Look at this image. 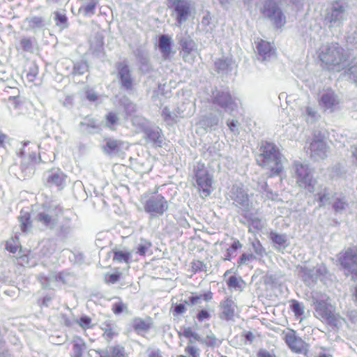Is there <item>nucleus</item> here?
Segmentation results:
<instances>
[{
  "label": "nucleus",
  "mask_w": 357,
  "mask_h": 357,
  "mask_svg": "<svg viewBox=\"0 0 357 357\" xmlns=\"http://www.w3.org/2000/svg\"><path fill=\"white\" fill-rule=\"evenodd\" d=\"M297 183L310 193H317L321 205L330 204L337 196V193L325 188L320 189L317 179L313 176V169L307 164L295 163Z\"/></svg>",
  "instance_id": "1"
},
{
  "label": "nucleus",
  "mask_w": 357,
  "mask_h": 357,
  "mask_svg": "<svg viewBox=\"0 0 357 357\" xmlns=\"http://www.w3.org/2000/svg\"><path fill=\"white\" fill-rule=\"evenodd\" d=\"M259 151L256 156L257 165L267 171L268 178L279 176L284 169V158L277 146L272 142L263 141Z\"/></svg>",
  "instance_id": "2"
},
{
  "label": "nucleus",
  "mask_w": 357,
  "mask_h": 357,
  "mask_svg": "<svg viewBox=\"0 0 357 357\" xmlns=\"http://www.w3.org/2000/svg\"><path fill=\"white\" fill-rule=\"evenodd\" d=\"M344 49L337 43H326L319 52V58L324 68L339 72L346 67V55Z\"/></svg>",
  "instance_id": "3"
},
{
  "label": "nucleus",
  "mask_w": 357,
  "mask_h": 357,
  "mask_svg": "<svg viewBox=\"0 0 357 357\" xmlns=\"http://www.w3.org/2000/svg\"><path fill=\"white\" fill-rule=\"evenodd\" d=\"M312 302L315 317L331 326L338 328L340 322L335 314V307L331 305L328 296H319L316 293L312 296Z\"/></svg>",
  "instance_id": "4"
},
{
  "label": "nucleus",
  "mask_w": 357,
  "mask_h": 357,
  "mask_svg": "<svg viewBox=\"0 0 357 357\" xmlns=\"http://www.w3.org/2000/svg\"><path fill=\"white\" fill-rule=\"evenodd\" d=\"M140 202L144 211L152 217H160L169 208L168 201L157 191L144 193L141 196Z\"/></svg>",
  "instance_id": "5"
},
{
  "label": "nucleus",
  "mask_w": 357,
  "mask_h": 357,
  "mask_svg": "<svg viewBox=\"0 0 357 357\" xmlns=\"http://www.w3.org/2000/svg\"><path fill=\"white\" fill-rule=\"evenodd\" d=\"M339 269L344 275L357 281V246H352L342 250L337 255Z\"/></svg>",
  "instance_id": "6"
},
{
  "label": "nucleus",
  "mask_w": 357,
  "mask_h": 357,
  "mask_svg": "<svg viewBox=\"0 0 357 357\" xmlns=\"http://www.w3.org/2000/svg\"><path fill=\"white\" fill-rule=\"evenodd\" d=\"M196 188L202 198L207 197L214 190L213 175L206 169L205 164L199 162L195 169Z\"/></svg>",
  "instance_id": "7"
},
{
  "label": "nucleus",
  "mask_w": 357,
  "mask_h": 357,
  "mask_svg": "<svg viewBox=\"0 0 357 357\" xmlns=\"http://www.w3.org/2000/svg\"><path fill=\"white\" fill-rule=\"evenodd\" d=\"M346 7L342 2L333 1L325 10L324 24L329 29L341 27L347 18Z\"/></svg>",
  "instance_id": "8"
},
{
  "label": "nucleus",
  "mask_w": 357,
  "mask_h": 357,
  "mask_svg": "<svg viewBox=\"0 0 357 357\" xmlns=\"http://www.w3.org/2000/svg\"><path fill=\"white\" fill-rule=\"evenodd\" d=\"M298 275L308 287H313L318 280L323 281L328 274V269L324 265L308 268L305 266H297Z\"/></svg>",
  "instance_id": "9"
},
{
  "label": "nucleus",
  "mask_w": 357,
  "mask_h": 357,
  "mask_svg": "<svg viewBox=\"0 0 357 357\" xmlns=\"http://www.w3.org/2000/svg\"><path fill=\"white\" fill-rule=\"evenodd\" d=\"M42 208L43 211L37 213L36 220L47 227H53L57 218L63 214V208L59 205L52 206L43 204Z\"/></svg>",
  "instance_id": "10"
},
{
  "label": "nucleus",
  "mask_w": 357,
  "mask_h": 357,
  "mask_svg": "<svg viewBox=\"0 0 357 357\" xmlns=\"http://www.w3.org/2000/svg\"><path fill=\"white\" fill-rule=\"evenodd\" d=\"M116 76L121 88L126 91H132L135 89V81L129 65L125 62H119L116 64Z\"/></svg>",
  "instance_id": "11"
},
{
  "label": "nucleus",
  "mask_w": 357,
  "mask_h": 357,
  "mask_svg": "<svg viewBox=\"0 0 357 357\" xmlns=\"http://www.w3.org/2000/svg\"><path fill=\"white\" fill-rule=\"evenodd\" d=\"M261 13L270 18L278 28L282 26L286 22L285 16L273 0L266 1Z\"/></svg>",
  "instance_id": "12"
},
{
  "label": "nucleus",
  "mask_w": 357,
  "mask_h": 357,
  "mask_svg": "<svg viewBox=\"0 0 357 357\" xmlns=\"http://www.w3.org/2000/svg\"><path fill=\"white\" fill-rule=\"evenodd\" d=\"M212 103L226 111L233 112L237 107L235 99L229 91H216L213 93Z\"/></svg>",
  "instance_id": "13"
},
{
  "label": "nucleus",
  "mask_w": 357,
  "mask_h": 357,
  "mask_svg": "<svg viewBox=\"0 0 357 357\" xmlns=\"http://www.w3.org/2000/svg\"><path fill=\"white\" fill-rule=\"evenodd\" d=\"M38 146L35 142L26 141L18 152L19 157L26 159L29 164L35 163L39 158Z\"/></svg>",
  "instance_id": "14"
},
{
  "label": "nucleus",
  "mask_w": 357,
  "mask_h": 357,
  "mask_svg": "<svg viewBox=\"0 0 357 357\" xmlns=\"http://www.w3.org/2000/svg\"><path fill=\"white\" fill-rule=\"evenodd\" d=\"M66 175L59 169H52L45 181L47 188L56 187L61 190L65 186Z\"/></svg>",
  "instance_id": "15"
},
{
  "label": "nucleus",
  "mask_w": 357,
  "mask_h": 357,
  "mask_svg": "<svg viewBox=\"0 0 357 357\" xmlns=\"http://www.w3.org/2000/svg\"><path fill=\"white\" fill-rule=\"evenodd\" d=\"M221 309L220 318L226 321L234 320L236 305L231 297L225 298L220 305Z\"/></svg>",
  "instance_id": "16"
},
{
  "label": "nucleus",
  "mask_w": 357,
  "mask_h": 357,
  "mask_svg": "<svg viewBox=\"0 0 357 357\" xmlns=\"http://www.w3.org/2000/svg\"><path fill=\"white\" fill-rule=\"evenodd\" d=\"M328 146L326 142H311L310 144V157L314 160H324L327 157Z\"/></svg>",
  "instance_id": "17"
},
{
  "label": "nucleus",
  "mask_w": 357,
  "mask_h": 357,
  "mask_svg": "<svg viewBox=\"0 0 357 357\" xmlns=\"http://www.w3.org/2000/svg\"><path fill=\"white\" fill-rule=\"evenodd\" d=\"M308 351V344L300 337L296 335L294 330L291 329V352L306 356Z\"/></svg>",
  "instance_id": "18"
},
{
  "label": "nucleus",
  "mask_w": 357,
  "mask_h": 357,
  "mask_svg": "<svg viewBox=\"0 0 357 357\" xmlns=\"http://www.w3.org/2000/svg\"><path fill=\"white\" fill-rule=\"evenodd\" d=\"M256 43L257 52L259 55L261 56L263 60L269 59L275 54V49L272 47L271 43L259 38Z\"/></svg>",
  "instance_id": "19"
},
{
  "label": "nucleus",
  "mask_w": 357,
  "mask_h": 357,
  "mask_svg": "<svg viewBox=\"0 0 357 357\" xmlns=\"http://www.w3.org/2000/svg\"><path fill=\"white\" fill-rule=\"evenodd\" d=\"M338 104V100L336 96L333 93H324L319 100V105L325 110H329L330 112H333L335 109V107Z\"/></svg>",
  "instance_id": "20"
},
{
  "label": "nucleus",
  "mask_w": 357,
  "mask_h": 357,
  "mask_svg": "<svg viewBox=\"0 0 357 357\" xmlns=\"http://www.w3.org/2000/svg\"><path fill=\"white\" fill-rule=\"evenodd\" d=\"M105 144L102 146V150L105 153L112 154L120 151L123 142L121 141L112 139L110 137H105L104 139Z\"/></svg>",
  "instance_id": "21"
},
{
  "label": "nucleus",
  "mask_w": 357,
  "mask_h": 357,
  "mask_svg": "<svg viewBox=\"0 0 357 357\" xmlns=\"http://www.w3.org/2000/svg\"><path fill=\"white\" fill-rule=\"evenodd\" d=\"M20 229L24 233L30 231L32 228V220L29 212L22 210L18 217Z\"/></svg>",
  "instance_id": "22"
},
{
  "label": "nucleus",
  "mask_w": 357,
  "mask_h": 357,
  "mask_svg": "<svg viewBox=\"0 0 357 357\" xmlns=\"http://www.w3.org/2000/svg\"><path fill=\"white\" fill-rule=\"evenodd\" d=\"M73 352L70 355L71 357H82L84 351L86 349V344L84 340L79 337H77L75 338L73 342Z\"/></svg>",
  "instance_id": "23"
},
{
  "label": "nucleus",
  "mask_w": 357,
  "mask_h": 357,
  "mask_svg": "<svg viewBox=\"0 0 357 357\" xmlns=\"http://www.w3.org/2000/svg\"><path fill=\"white\" fill-rule=\"evenodd\" d=\"M158 46L164 59L169 58L172 52L170 38L167 36L162 35L159 38Z\"/></svg>",
  "instance_id": "24"
},
{
  "label": "nucleus",
  "mask_w": 357,
  "mask_h": 357,
  "mask_svg": "<svg viewBox=\"0 0 357 357\" xmlns=\"http://www.w3.org/2000/svg\"><path fill=\"white\" fill-rule=\"evenodd\" d=\"M112 260L117 263L130 264L131 261V252L128 251L120 250L117 249L112 250Z\"/></svg>",
  "instance_id": "25"
},
{
  "label": "nucleus",
  "mask_w": 357,
  "mask_h": 357,
  "mask_svg": "<svg viewBox=\"0 0 357 357\" xmlns=\"http://www.w3.org/2000/svg\"><path fill=\"white\" fill-rule=\"evenodd\" d=\"M150 319L149 318V321H147L142 318H135L132 321V328L138 333L147 331L151 326Z\"/></svg>",
  "instance_id": "26"
},
{
  "label": "nucleus",
  "mask_w": 357,
  "mask_h": 357,
  "mask_svg": "<svg viewBox=\"0 0 357 357\" xmlns=\"http://www.w3.org/2000/svg\"><path fill=\"white\" fill-rule=\"evenodd\" d=\"M227 284L229 289L238 291H242L245 286V282L241 277H236V275L229 277Z\"/></svg>",
  "instance_id": "27"
},
{
  "label": "nucleus",
  "mask_w": 357,
  "mask_h": 357,
  "mask_svg": "<svg viewBox=\"0 0 357 357\" xmlns=\"http://www.w3.org/2000/svg\"><path fill=\"white\" fill-rule=\"evenodd\" d=\"M96 6L97 2L95 0H89L79 8L78 12L85 16H90L95 14Z\"/></svg>",
  "instance_id": "28"
},
{
  "label": "nucleus",
  "mask_w": 357,
  "mask_h": 357,
  "mask_svg": "<svg viewBox=\"0 0 357 357\" xmlns=\"http://www.w3.org/2000/svg\"><path fill=\"white\" fill-rule=\"evenodd\" d=\"M344 68L345 75H348L349 80L357 86V61L350 63Z\"/></svg>",
  "instance_id": "29"
},
{
  "label": "nucleus",
  "mask_w": 357,
  "mask_h": 357,
  "mask_svg": "<svg viewBox=\"0 0 357 357\" xmlns=\"http://www.w3.org/2000/svg\"><path fill=\"white\" fill-rule=\"evenodd\" d=\"M332 203H333V208L337 213H342L347 206L346 197L342 195L337 196Z\"/></svg>",
  "instance_id": "30"
},
{
  "label": "nucleus",
  "mask_w": 357,
  "mask_h": 357,
  "mask_svg": "<svg viewBox=\"0 0 357 357\" xmlns=\"http://www.w3.org/2000/svg\"><path fill=\"white\" fill-rule=\"evenodd\" d=\"M152 243L146 239H142L141 243L136 248V253L140 256H145L151 250Z\"/></svg>",
  "instance_id": "31"
},
{
  "label": "nucleus",
  "mask_w": 357,
  "mask_h": 357,
  "mask_svg": "<svg viewBox=\"0 0 357 357\" xmlns=\"http://www.w3.org/2000/svg\"><path fill=\"white\" fill-rule=\"evenodd\" d=\"M304 305L302 303L298 302L296 300L291 299V311L294 312L297 319H300V321L303 319L301 316L304 313Z\"/></svg>",
  "instance_id": "32"
},
{
  "label": "nucleus",
  "mask_w": 357,
  "mask_h": 357,
  "mask_svg": "<svg viewBox=\"0 0 357 357\" xmlns=\"http://www.w3.org/2000/svg\"><path fill=\"white\" fill-rule=\"evenodd\" d=\"M326 130L322 128H315L312 132V142H326Z\"/></svg>",
  "instance_id": "33"
},
{
  "label": "nucleus",
  "mask_w": 357,
  "mask_h": 357,
  "mask_svg": "<svg viewBox=\"0 0 357 357\" xmlns=\"http://www.w3.org/2000/svg\"><path fill=\"white\" fill-rule=\"evenodd\" d=\"M213 296V293L211 291H208L204 294L195 295L189 297V301L190 305H193L197 304L201 298H203L205 301H210L212 300Z\"/></svg>",
  "instance_id": "34"
},
{
  "label": "nucleus",
  "mask_w": 357,
  "mask_h": 357,
  "mask_svg": "<svg viewBox=\"0 0 357 357\" xmlns=\"http://www.w3.org/2000/svg\"><path fill=\"white\" fill-rule=\"evenodd\" d=\"M269 237L272 242L277 247H282L284 246V245L286 243V238L284 235L279 234L276 232L271 231L269 234Z\"/></svg>",
  "instance_id": "35"
},
{
  "label": "nucleus",
  "mask_w": 357,
  "mask_h": 357,
  "mask_svg": "<svg viewBox=\"0 0 357 357\" xmlns=\"http://www.w3.org/2000/svg\"><path fill=\"white\" fill-rule=\"evenodd\" d=\"M306 121L309 124L314 123L320 118V115L318 112L314 109L310 107L306 108Z\"/></svg>",
  "instance_id": "36"
},
{
  "label": "nucleus",
  "mask_w": 357,
  "mask_h": 357,
  "mask_svg": "<svg viewBox=\"0 0 357 357\" xmlns=\"http://www.w3.org/2000/svg\"><path fill=\"white\" fill-rule=\"evenodd\" d=\"M105 121L107 126L109 127L111 130H114L115 128L114 126L116 125L119 121L118 115L114 112H109L105 116Z\"/></svg>",
  "instance_id": "37"
},
{
  "label": "nucleus",
  "mask_w": 357,
  "mask_h": 357,
  "mask_svg": "<svg viewBox=\"0 0 357 357\" xmlns=\"http://www.w3.org/2000/svg\"><path fill=\"white\" fill-rule=\"evenodd\" d=\"M180 45L182 47L183 51L186 54H190L193 51L195 47V42L191 39L181 40L180 41Z\"/></svg>",
  "instance_id": "38"
},
{
  "label": "nucleus",
  "mask_w": 357,
  "mask_h": 357,
  "mask_svg": "<svg viewBox=\"0 0 357 357\" xmlns=\"http://www.w3.org/2000/svg\"><path fill=\"white\" fill-rule=\"evenodd\" d=\"M202 342L208 347H215L220 343L216 336L212 333L202 339Z\"/></svg>",
  "instance_id": "39"
},
{
  "label": "nucleus",
  "mask_w": 357,
  "mask_h": 357,
  "mask_svg": "<svg viewBox=\"0 0 357 357\" xmlns=\"http://www.w3.org/2000/svg\"><path fill=\"white\" fill-rule=\"evenodd\" d=\"M78 325L84 330H87L93 327L92 319L88 316H82L77 320Z\"/></svg>",
  "instance_id": "40"
},
{
  "label": "nucleus",
  "mask_w": 357,
  "mask_h": 357,
  "mask_svg": "<svg viewBox=\"0 0 357 357\" xmlns=\"http://www.w3.org/2000/svg\"><path fill=\"white\" fill-rule=\"evenodd\" d=\"M185 353L188 357H199V349L189 343L185 348ZM179 357H188L185 355H180Z\"/></svg>",
  "instance_id": "41"
},
{
  "label": "nucleus",
  "mask_w": 357,
  "mask_h": 357,
  "mask_svg": "<svg viewBox=\"0 0 357 357\" xmlns=\"http://www.w3.org/2000/svg\"><path fill=\"white\" fill-rule=\"evenodd\" d=\"M54 20L57 26L63 25L64 27L68 26V17L63 13L54 12Z\"/></svg>",
  "instance_id": "42"
},
{
  "label": "nucleus",
  "mask_w": 357,
  "mask_h": 357,
  "mask_svg": "<svg viewBox=\"0 0 357 357\" xmlns=\"http://www.w3.org/2000/svg\"><path fill=\"white\" fill-rule=\"evenodd\" d=\"M121 276V273H107L105 275V282L107 284H114L118 282Z\"/></svg>",
  "instance_id": "43"
},
{
  "label": "nucleus",
  "mask_w": 357,
  "mask_h": 357,
  "mask_svg": "<svg viewBox=\"0 0 357 357\" xmlns=\"http://www.w3.org/2000/svg\"><path fill=\"white\" fill-rule=\"evenodd\" d=\"M127 310V305L122 301L114 303L112 306V311L114 314H119Z\"/></svg>",
  "instance_id": "44"
},
{
  "label": "nucleus",
  "mask_w": 357,
  "mask_h": 357,
  "mask_svg": "<svg viewBox=\"0 0 357 357\" xmlns=\"http://www.w3.org/2000/svg\"><path fill=\"white\" fill-rule=\"evenodd\" d=\"M332 174L333 177H343L346 174V170L340 164H336L332 167Z\"/></svg>",
  "instance_id": "45"
},
{
  "label": "nucleus",
  "mask_w": 357,
  "mask_h": 357,
  "mask_svg": "<svg viewBox=\"0 0 357 357\" xmlns=\"http://www.w3.org/2000/svg\"><path fill=\"white\" fill-rule=\"evenodd\" d=\"M112 357H126L125 349L121 346H114L111 349Z\"/></svg>",
  "instance_id": "46"
},
{
  "label": "nucleus",
  "mask_w": 357,
  "mask_h": 357,
  "mask_svg": "<svg viewBox=\"0 0 357 357\" xmlns=\"http://www.w3.org/2000/svg\"><path fill=\"white\" fill-rule=\"evenodd\" d=\"M205 264L200 260H193L191 262V271L193 273H196L199 271L204 270Z\"/></svg>",
  "instance_id": "47"
},
{
  "label": "nucleus",
  "mask_w": 357,
  "mask_h": 357,
  "mask_svg": "<svg viewBox=\"0 0 357 357\" xmlns=\"http://www.w3.org/2000/svg\"><path fill=\"white\" fill-rule=\"evenodd\" d=\"M172 309L174 316L182 314L186 312V306L183 303L175 304L174 308L172 307Z\"/></svg>",
  "instance_id": "48"
},
{
  "label": "nucleus",
  "mask_w": 357,
  "mask_h": 357,
  "mask_svg": "<svg viewBox=\"0 0 357 357\" xmlns=\"http://www.w3.org/2000/svg\"><path fill=\"white\" fill-rule=\"evenodd\" d=\"M20 46L23 51L29 52L32 49V41L30 38H22L20 40Z\"/></svg>",
  "instance_id": "49"
},
{
  "label": "nucleus",
  "mask_w": 357,
  "mask_h": 357,
  "mask_svg": "<svg viewBox=\"0 0 357 357\" xmlns=\"http://www.w3.org/2000/svg\"><path fill=\"white\" fill-rule=\"evenodd\" d=\"M195 332L192 331V329L190 327H185L183 330L182 333H179V335H182L185 337L190 340V344L192 343V337L194 335Z\"/></svg>",
  "instance_id": "50"
},
{
  "label": "nucleus",
  "mask_w": 357,
  "mask_h": 357,
  "mask_svg": "<svg viewBox=\"0 0 357 357\" xmlns=\"http://www.w3.org/2000/svg\"><path fill=\"white\" fill-rule=\"evenodd\" d=\"M255 257L252 254L243 253L238 260V266H241L245 264L248 261L252 260Z\"/></svg>",
  "instance_id": "51"
},
{
  "label": "nucleus",
  "mask_w": 357,
  "mask_h": 357,
  "mask_svg": "<svg viewBox=\"0 0 357 357\" xmlns=\"http://www.w3.org/2000/svg\"><path fill=\"white\" fill-rule=\"evenodd\" d=\"M6 249L11 253H15L18 250V246L14 240L8 241L6 243Z\"/></svg>",
  "instance_id": "52"
},
{
  "label": "nucleus",
  "mask_w": 357,
  "mask_h": 357,
  "mask_svg": "<svg viewBox=\"0 0 357 357\" xmlns=\"http://www.w3.org/2000/svg\"><path fill=\"white\" fill-rule=\"evenodd\" d=\"M38 75V69L36 68H31L26 74V78L29 82H33Z\"/></svg>",
  "instance_id": "53"
},
{
  "label": "nucleus",
  "mask_w": 357,
  "mask_h": 357,
  "mask_svg": "<svg viewBox=\"0 0 357 357\" xmlns=\"http://www.w3.org/2000/svg\"><path fill=\"white\" fill-rule=\"evenodd\" d=\"M347 41L357 48V29L347 37Z\"/></svg>",
  "instance_id": "54"
},
{
  "label": "nucleus",
  "mask_w": 357,
  "mask_h": 357,
  "mask_svg": "<svg viewBox=\"0 0 357 357\" xmlns=\"http://www.w3.org/2000/svg\"><path fill=\"white\" fill-rule=\"evenodd\" d=\"M210 313L206 310H200L197 314V319L199 321H203L205 319H208V318H210Z\"/></svg>",
  "instance_id": "55"
},
{
  "label": "nucleus",
  "mask_w": 357,
  "mask_h": 357,
  "mask_svg": "<svg viewBox=\"0 0 357 357\" xmlns=\"http://www.w3.org/2000/svg\"><path fill=\"white\" fill-rule=\"evenodd\" d=\"M147 357H163L161 351L159 349H151L147 351Z\"/></svg>",
  "instance_id": "56"
},
{
  "label": "nucleus",
  "mask_w": 357,
  "mask_h": 357,
  "mask_svg": "<svg viewBox=\"0 0 357 357\" xmlns=\"http://www.w3.org/2000/svg\"><path fill=\"white\" fill-rule=\"evenodd\" d=\"M9 141V137L0 130V148H5L6 144Z\"/></svg>",
  "instance_id": "57"
},
{
  "label": "nucleus",
  "mask_w": 357,
  "mask_h": 357,
  "mask_svg": "<svg viewBox=\"0 0 357 357\" xmlns=\"http://www.w3.org/2000/svg\"><path fill=\"white\" fill-rule=\"evenodd\" d=\"M257 357H276V356L264 349H261L257 353Z\"/></svg>",
  "instance_id": "58"
},
{
  "label": "nucleus",
  "mask_w": 357,
  "mask_h": 357,
  "mask_svg": "<svg viewBox=\"0 0 357 357\" xmlns=\"http://www.w3.org/2000/svg\"><path fill=\"white\" fill-rule=\"evenodd\" d=\"M148 139L153 142H156L158 141V139L160 138V135L158 132L155 131H150L148 133Z\"/></svg>",
  "instance_id": "59"
},
{
  "label": "nucleus",
  "mask_w": 357,
  "mask_h": 357,
  "mask_svg": "<svg viewBox=\"0 0 357 357\" xmlns=\"http://www.w3.org/2000/svg\"><path fill=\"white\" fill-rule=\"evenodd\" d=\"M243 336L250 342H252L255 337V335L251 331H244Z\"/></svg>",
  "instance_id": "60"
},
{
  "label": "nucleus",
  "mask_w": 357,
  "mask_h": 357,
  "mask_svg": "<svg viewBox=\"0 0 357 357\" xmlns=\"http://www.w3.org/2000/svg\"><path fill=\"white\" fill-rule=\"evenodd\" d=\"M242 244L240 243L238 240H236L232 243L231 245L230 250L231 252H235L236 250L241 248Z\"/></svg>",
  "instance_id": "61"
},
{
  "label": "nucleus",
  "mask_w": 357,
  "mask_h": 357,
  "mask_svg": "<svg viewBox=\"0 0 357 357\" xmlns=\"http://www.w3.org/2000/svg\"><path fill=\"white\" fill-rule=\"evenodd\" d=\"M162 116L165 121H169L172 119V114H171L170 112L169 111V109H167V108H165L162 111Z\"/></svg>",
  "instance_id": "62"
},
{
  "label": "nucleus",
  "mask_w": 357,
  "mask_h": 357,
  "mask_svg": "<svg viewBox=\"0 0 357 357\" xmlns=\"http://www.w3.org/2000/svg\"><path fill=\"white\" fill-rule=\"evenodd\" d=\"M355 284L353 287V291H352V298L354 302L357 304V281L354 282Z\"/></svg>",
  "instance_id": "63"
},
{
  "label": "nucleus",
  "mask_w": 357,
  "mask_h": 357,
  "mask_svg": "<svg viewBox=\"0 0 357 357\" xmlns=\"http://www.w3.org/2000/svg\"><path fill=\"white\" fill-rule=\"evenodd\" d=\"M238 122L234 120H231L227 121V126L231 131H234L236 127L237 126Z\"/></svg>",
  "instance_id": "64"
}]
</instances>
